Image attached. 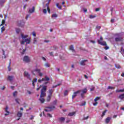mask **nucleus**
<instances>
[{"instance_id": "0eeeda50", "label": "nucleus", "mask_w": 124, "mask_h": 124, "mask_svg": "<svg viewBox=\"0 0 124 124\" xmlns=\"http://www.w3.org/2000/svg\"><path fill=\"white\" fill-rule=\"evenodd\" d=\"M115 41H116V42H122V41H124V39L122 37H117L115 38Z\"/></svg>"}, {"instance_id": "338daca9", "label": "nucleus", "mask_w": 124, "mask_h": 124, "mask_svg": "<svg viewBox=\"0 0 124 124\" xmlns=\"http://www.w3.org/2000/svg\"><path fill=\"white\" fill-rule=\"evenodd\" d=\"M81 97H82V98H84V93H81Z\"/></svg>"}, {"instance_id": "7ed1b4c3", "label": "nucleus", "mask_w": 124, "mask_h": 124, "mask_svg": "<svg viewBox=\"0 0 124 124\" xmlns=\"http://www.w3.org/2000/svg\"><path fill=\"white\" fill-rule=\"evenodd\" d=\"M45 111L46 112H51V111H53L54 109H56V107L52 106L51 107H47L45 108Z\"/></svg>"}, {"instance_id": "423d86ee", "label": "nucleus", "mask_w": 124, "mask_h": 124, "mask_svg": "<svg viewBox=\"0 0 124 124\" xmlns=\"http://www.w3.org/2000/svg\"><path fill=\"white\" fill-rule=\"evenodd\" d=\"M24 75V77H26L27 79H31V75L29 74V72L25 71Z\"/></svg>"}, {"instance_id": "7c9ffc66", "label": "nucleus", "mask_w": 124, "mask_h": 124, "mask_svg": "<svg viewBox=\"0 0 124 124\" xmlns=\"http://www.w3.org/2000/svg\"><path fill=\"white\" fill-rule=\"evenodd\" d=\"M5 31V28H4V26H3L1 28V32H3Z\"/></svg>"}, {"instance_id": "3c124183", "label": "nucleus", "mask_w": 124, "mask_h": 124, "mask_svg": "<svg viewBox=\"0 0 124 124\" xmlns=\"http://www.w3.org/2000/svg\"><path fill=\"white\" fill-rule=\"evenodd\" d=\"M86 105V102H84V103H82L80 106H85Z\"/></svg>"}, {"instance_id": "39448f33", "label": "nucleus", "mask_w": 124, "mask_h": 124, "mask_svg": "<svg viewBox=\"0 0 124 124\" xmlns=\"http://www.w3.org/2000/svg\"><path fill=\"white\" fill-rule=\"evenodd\" d=\"M80 92H81V90H78L77 92H74V94L72 95V99H74L78 95V93H80Z\"/></svg>"}, {"instance_id": "2eb2a0df", "label": "nucleus", "mask_w": 124, "mask_h": 124, "mask_svg": "<svg viewBox=\"0 0 124 124\" xmlns=\"http://www.w3.org/2000/svg\"><path fill=\"white\" fill-rule=\"evenodd\" d=\"M88 62L87 60H82V61L80 62V64L81 65H85V62Z\"/></svg>"}, {"instance_id": "5701e85b", "label": "nucleus", "mask_w": 124, "mask_h": 124, "mask_svg": "<svg viewBox=\"0 0 124 124\" xmlns=\"http://www.w3.org/2000/svg\"><path fill=\"white\" fill-rule=\"evenodd\" d=\"M81 92H82V93H87V92H88V90H87L86 88H85L84 89H83Z\"/></svg>"}, {"instance_id": "4be33fe9", "label": "nucleus", "mask_w": 124, "mask_h": 124, "mask_svg": "<svg viewBox=\"0 0 124 124\" xmlns=\"http://www.w3.org/2000/svg\"><path fill=\"white\" fill-rule=\"evenodd\" d=\"M107 111H108V110L107 109H106L105 111H104L102 112V114L101 115L102 118H103V117H104V116H105V114H106V112H107Z\"/></svg>"}, {"instance_id": "1a4fd4ad", "label": "nucleus", "mask_w": 124, "mask_h": 124, "mask_svg": "<svg viewBox=\"0 0 124 124\" xmlns=\"http://www.w3.org/2000/svg\"><path fill=\"white\" fill-rule=\"evenodd\" d=\"M17 117L19 118L17 119V121H19L20 119L22 117V116H23V113L21 112V111H18L17 114Z\"/></svg>"}, {"instance_id": "0e129e2a", "label": "nucleus", "mask_w": 124, "mask_h": 124, "mask_svg": "<svg viewBox=\"0 0 124 124\" xmlns=\"http://www.w3.org/2000/svg\"><path fill=\"white\" fill-rule=\"evenodd\" d=\"M96 29H98L99 30H100L101 29V27L100 26H96Z\"/></svg>"}, {"instance_id": "37998d69", "label": "nucleus", "mask_w": 124, "mask_h": 124, "mask_svg": "<svg viewBox=\"0 0 124 124\" xmlns=\"http://www.w3.org/2000/svg\"><path fill=\"white\" fill-rule=\"evenodd\" d=\"M1 24H2V25H4V24H5V20L4 19H3L2 20Z\"/></svg>"}, {"instance_id": "6ab92c4d", "label": "nucleus", "mask_w": 124, "mask_h": 124, "mask_svg": "<svg viewBox=\"0 0 124 124\" xmlns=\"http://www.w3.org/2000/svg\"><path fill=\"white\" fill-rule=\"evenodd\" d=\"M46 6H47V11H48V13H49V14H50L51 13V9L49 7V5H48V4H46Z\"/></svg>"}, {"instance_id": "c03bdc74", "label": "nucleus", "mask_w": 124, "mask_h": 124, "mask_svg": "<svg viewBox=\"0 0 124 124\" xmlns=\"http://www.w3.org/2000/svg\"><path fill=\"white\" fill-rule=\"evenodd\" d=\"M124 92V90H116V93H120V92Z\"/></svg>"}, {"instance_id": "a19ab883", "label": "nucleus", "mask_w": 124, "mask_h": 124, "mask_svg": "<svg viewBox=\"0 0 124 124\" xmlns=\"http://www.w3.org/2000/svg\"><path fill=\"white\" fill-rule=\"evenodd\" d=\"M110 11H111V15H113V11H114V8H112L110 9Z\"/></svg>"}, {"instance_id": "4d7b16f0", "label": "nucleus", "mask_w": 124, "mask_h": 124, "mask_svg": "<svg viewBox=\"0 0 124 124\" xmlns=\"http://www.w3.org/2000/svg\"><path fill=\"white\" fill-rule=\"evenodd\" d=\"M89 119V116H87L86 117H84L83 119V120H88Z\"/></svg>"}, {"instance_id": "c85d7f7f", "label": "nucleus", "mask_w": 124, "mask_h": 124, "mask_svg": "<svg viewBox=\"0 0 124 124\" xmlns=\"http://www.w3.org/2000/svg\"><path fill=\"white\" fill-rule=\"evenodd\" d=\"M17 93H18V92H17V91H15L13 93V96H14V97H16V96L17 95Z\"/></svg>"}, {"instance_id": "79ce46f5", "label": "nucleus", "mask_w": 124, "mask_h": 124, "mask_svg": "<svg viewBox=\"0 0 124 124\" xmlns=\"http://www.w3.org/2000/svg\"><path fill=\"white\" fill-rule=\"evenodd\" d=\"M52 17H54V18H57V17H58V15H57L56 14H53V15H52Z\"/></svg>"}, {"instance_id": "f03ea898", "label": "nucleus", "mask_w": 124, "mask_h": 124, "mask_svg": "<svg viewBox=\"0 0 124 124\" xmlns=\"http://www.w3.org/2000/svg\"><path fill=\"white\" fill-rule=\"evenodd\" d=\"M103 38L102 36L100 37V39L97 40L98 44H100V45H102V46H107V43L105 41H103Z\"/></svg>"}, {"instance_id": "6e6d98bb", "label": "nucleus", "mask_w": 124, "mask_h": 124, "mask_svg": "<svg viewBox=\"0 0 124 124\" xmlns=\"http://www.w3.org/2000/svg\"><path fill=\"white\" fill-rule=\"evenodd\" d=\"M32 34L33 36H36V34L34 32H33Z\"/></svg>"}, {"instance_id": "49530a36", "label": "nucleus", "mask_w": 124, "mask_h": 124, "mask_svg": "<svg viewBox=\"0 0 124 124\" xmlns=\"http://www.w3.org/2000/svg\"><path fill=\"white\" fill-rule=\"evenodd\" d=\"M53 104H54V105H56V104H57V100H55L53 101Z\"/></svg>"}, {"instance_id": "9b49d317", "label": "nucleus", "mask_w": 124, "mask_h": 124, "mask_svg": "<svg viewBox=\"0 0 124 124\" xmlns=\"http://www.w3.org/2000/svg\"><path fill=\"white\" fill-rule=\"evenodd\" d=\"M5 112H6V113L5 114V116H8V115H9V113H10L9 111H8V106H6V108H5Z\"/></svg>"}, {"instance_id": "2f4dec72", "label": "nucleus", "mask_w": 124, "mask_h": 124, "mask_svg": "<svg viewBox=\"0 0 124 124\" xmlns=\"http://www.w3.org/2000/svg\"><path fill=\"white\" fill-rule=\"evenodd\" d=\"M44 66H45L46 67H50V64H49V63H48V62L44 64Z\"/></svg>"}, {"instance_id": "09e8293b", "label": "nucleus", "mask_w": 124, "mask_h": 124, "mask_svg": "<svg viewBox=\"0 0 124 124\" xmlns=\"http://www.w3.org/2000/svg\"><path fill=\"white\" fill-rule=\"evenodd\" d=\"M36 42H37V41L35 39H34L33 42V44H35Z\"/></svg>"}, {"instance_id": "a211bd4d", "label": "nucleus", "mask_w": 124, "mask_h": 124, "mask_svg": "<svg viewBox=\"0 0 124 124\" xmlns=\"http://www.w3.org/2000/svg\"><path fill=\"white\" fill-rule=\"evenodd\" d=\"M7 80H9L10 82H11V81L13 80V76H9L7 78Z\"/></svg>"}, {"instance_id": "e2e57ef3", "label": "nucleus", "mask_w": 124, "mask_h": 124, "mask_svg": "<svg viewBox=\"0 0 124 124\" xmlns=\"http://www.w3.org/2000/svg\"><path fill=\"white\" fill-rule=\"evenodd\" d=\"M29 16H30L29 15H27L25 18L26 20H28V18H29Z\"/></svg>"}, {"instance_id": "b1692460", "label": "nucleus", "mask_w": 124, "mask_h": 124, "mask_svg": "<svg viewBox=\"0 0 124 124\" xmlns=\"http://www.w3.org/2000/svg\"><path fill=\"white\" fill-rule=\"evenodd\" d=\"M119 98L120 99H124V93L122 94L119 96Z\"/></svg>"}, {"instance_id": "8fccbe9b", "label": "nucleus", "mask_w": 124, "mask_h": 124, "mask_svg": "<svg viewBox=\"0 0 124 124\" xmlns=\"http://www.w3.org/2000/svg\"><path fill=\"white\" fill-rule=\"evenodd\" d=\"M84 77L85 78V79H89V77H88V76H87V75H84Z\"/></svg>"}, {"instance_id": "412c9836", "label": "nucleus", "mask_w": 124, "mask_h": 124, "mask_svg": "<svg viewBox=\"0 0 124 124\" xmlns=\"http://www.w3.org/2000/svg\"><path fill=\"white\" fill-rule=\"evenodd\" d=\"M69 49L71 50V51H73L74 52H75V50H74V46L73 45H72L70 47Z\"/></svg>"}, {"instance_id": "4c0bfd02", "label": "nucleus", "mask_w": 124, "mask_h": 124, "mask_svg": "<svg viewBox=\"0 0 124 124\" xmlns=\"http://www.w3.org/2000/svg\"><path fill=\"white\" fill-rule=\"evenodd\" d=\"M2 51L3 52V55L4 56V59H6V56H5V53L4 50L2 49Z\"/></svg>"}, {"instance_id": "393cba45", "label": "nucleus", "mask_w": 124, "mask_h": 124, "mask_svg": "<svg viewBox=\"0 0 124 124\" xmlns=\"http://www.w3.org/2000/svg\"><path fill=\"white\" fill-rule=\"evenodd\" d=\"M51 97H52V96L48 95L47 98V102H49L50 100H51Z\"/></svg>"}, {"instance_id": "e433bc0d", "label": "nucleus", "mask_w": 124, "mask_h": 124, "mask_svg": "<svg viewBox=\"0 0 124 124\" xmlns=\"http://www.w3.org/2000/svg\"><path fill=\"white\" fill-rule=\"evenodd\" d=\"M32 82L33 83H36L37 82V78H34Z\"/></svg>"}, {"instance_id": "13d9d810", "label": "nucleus", "mask_w": 124, "mask_h": 124, "mask_svg": "<svg viewBox=\"0 0 124 124\" xmlns=\"http://www.w3.org/2000/svg\"><path fill=\"white\" fill-rule=\"evenodd\" d=\"M58 86H61V84H58L56 85L55 86H53V88H56V87H58Z\"/></svg>"}, {"instance_id": "cd10ccee", "label": "nucleus", "mask_w": 124, "mask_h": 124, "mask_svg": "<svg viewBox=\"0 0 124 124\" xmlns=\"http://www.w3.org/2000/svg\"><path fill=\"white\" fill-rule=\"evenodd\" d=\"M100 99V97H96L94 99V101L95 102H97V100H99Z\"/></svg>"}, {"instance_id": "bb28decb", "label": "nucleus", "mask_w": 124, "mask_h": 124, "mask_svg": "<svg viewBox=\"0 0 124 124\" xmlns=\"http://www.w3.org/2000/svg\"><path fill=\"white\" fill-rule=\"evenodd\" d=\"M115 66L116 68H118V69H120V68H121V66L119 64H115Z\"/></svg>"}, {"instance_id": "a18cd8bd", "label": "nucleus", "mask_w": 124, "mask_h": 124, "mask_svg": "<svg viewBox=\"0 0 124 124\" xmlns=\"http://www.w3.org/2000/svg\"><path fill=\"white\" fill-rule=\"evenodd\" d=\"M97 104H98V102H95V103H93V105L94 106H96V105H97Z\"/></svg>"}, {"instance_id": "a878e982", "label": "nucleus", "mask_w": 124, "mask_h": 124, "mask_svg": "<svg viewBox=\"0 0 124 124\" xmlns=\"http://www.w3.org/2000/svg\"><path fill=\"white\" fill-rule=\"evenodd\" d=\"M75 115V112H70L68 114V116H70V117H72V116H74Z\"/></svg>"}, {"instance_id": "aec40b11", "label": "nucleus", "mask_w": 124, "mask_h": 124, "mask_svg": "<svg viewBox=\"0 0 124 124\" xmlns=\"http://www.w3.org/2000/svg\"><path fill=\"white\" fill-rule=\"evenodd\" d=\"M48 92L49 93L48 95H50L51 96H52V94H53V93H54V91L52 90V89H50Z\"/></svg>"}, {"instance_id": "603ef678", "label": "nucleus", "mask_w": 124, "mask_h": 124, "mask_svg": "<svg viewBox=\"0 0 124 124\" xmlns=\"http://www.w3.org/2000/svg\"><path fill=\"white\" fill-rule=\"evenodd\" d=\"M91 92H93V91H94V87H92L90 89Z\"/></svg>"}, {"instance_id": "6e6552de", "label": "nucleus", "mask_w": 124, "mask_h": 124, "mask_svg": "<svg viewBox=\"0 0 124 124\" xmlns=\"http://www.w3.org/2000/svg\"><path fill=\"white\" fill-rule=\"evenodd\" d=\"M23 62H30L31 61L30 60V58L28 56H25L23 59Z\"/></svg>"}, {"instance_id": "864d4df0", "label": "nucleus", "mask_w": 124, "mask_h": 124, "mask_svg": "<svg viewBox=\"0 0 124 124\" xmlns=\"http://www.w3.org/2000/svg\"><path fill=\"white\" fill-rule=\"evenodd\" d=\"M49 55H50V56H52L53 57H54V54H53V52H49Z\"/></svg>"}, {"instance_id": "f257e3e1", "label": "nucleus", "mask_w": 124, "mask_h": 124, "mask_svg": "<svg viewBox=\"0 0 124 124\" xmlns=\"http://www.w3.org/2000/svg\"><path fill=\"white\" fill-rule=\"evenodd\" d=\"M46 91H47V86H43L41 90L40 98L39 99L41 103H44L45 99L43 97L46 96Z\"/></svg>"}, {"instance_id": "ddd939ff", "label": "nucleus", "mask_w": 124, "mask_h": 124, "mask_svg": "<svg viewBox=\"0 0 124 124\" xmlns=\"http://www.w3.org/2000/svg\"><path fill=\"white\" fill-rule=\"evenodd\" d=\"M44 79V82H48V81H50V78L48 77L47 76H45Z\"/></svg>"}, {"instance_id": "72a5a7b5", "label": "nucleus", "mask_w": 124, "mask_h": 124, "mask_svg": "<svg viewBox=\"0 0 124 124\" xmlns=\"http://www.w3.org/2000/svg\"><path fill=\"white\" fill-rule=\"evenodd\" d=\"M108 90H115V87H111V86H108Z\"/></svg>"}, {"instance_id": "de8ad7c7", "label": "nucleus", "mask_w": 124, "mask_h": 124, "mask_svg": "<svg viewBox=\"0 0 124 124\" xmlns=\"http://www.w3.org/2000/svg\"><path fill=\"white\" fill-rule=\"evenodd\" d=\"M106 46V47H105L104 49H105L106 50H108V49H109V46Z\"/></svg>"}, {"instance_id": "c756f323", "label": "nucleus", "mask_w": 124, "mask_h": 124, "mask_svg": "<svg viewBox=\"0 0 124 124\" xmlns=\"http://www.w3.org/2000/svg\"><path fill=\"white\" fill-rule=\"evenodd\" d=\"M16 33H19L20 31H21V30H20V29H19V28H16Z\"/></svg>"}, {"instance_id": "473e14b6", "label": "nucleus", "mask_w": 124, "mask_h": 124, "mask_svg": "<svg viewBox=\"0 0 124 124\" xmlns=\"http://www.w3.org/2000/svg\"><path fill=\"white\" fill-rule=\"evenodd\" d=\"M67 94H68V91L67 90H65V92H64V96L67 95Z\"/></svg>"}, {"instance_id": "5fc2aeb1", "label": "nucleus", "mask_w": 124, "mask_h": 124, "mask_svg": "<svg viewBox=\"0 0 124 124\" xmlns=\"http://www.w3.org/2000/svg\"><path fill=\"white\" fill-rule=\"evenodd\" d=\"M100 10V9L99 8H96L95 11L96 12H97V11H99Z\"/></svg>"}, {"instance_id": "dca6fc26", "label": "nucleus", "mask_w": 124, "mask_h": 124, "mask_svg": "<svg viewBox=\"0 0 124 124\" xmlns=\"http://www.w3.org/2000/svg\"><path fill=\"white\" fill-rule=\"evenodd\" d=\"M34 10H35L34 7H32V9H29V13H31V14L33 13V12H34Z\"/></svg>"}, {"instance_id": "20e7f679", "label": "nucleus", "mask_w": 124, "mask_h": 124, "mask_svg": "<svg viewBox=\"0 0 124 124\" xmlns=\"http://www.w3.org/2000/svg\"><path fill=\"white\" fill-rule=\"evenodd\" d=\"M31 40V38L25 39L24 41H21V45H24L25 43H26V44H30Z\"/></svg>"}, {"instance_id": "f3484780", "label": "nucleus", "mask_w": 124, "mask_h": 124, "mask_svg": "<svg viewBox=\"0 0 124 124\" xmlns=\"http://www.w3.org/2000/svg\"><path fill=\"white\" fill-rule=\"evenodd\" d=\"M111 119H112V118L111 117H109L107 118L106 119V124H108L109 122H110V121H111Z\"/></svg>"}, {"instance_id": "f704fd0d", "label": "nucleus", "mask_w": 124, "mask_h": 124, "mask_svg": "<svg viewBox=\"0 0 124 124\" xmlns=\"http://www.w3.org/2000/svg\"><path fill=\"white\" fill-rule=\"evenodd\" d=\"M95 16L90 15L89 18H90V19H93V18H95Z\"/></svg>"}, {"instance_id": "69168bd1", "label": "nucleus", "mask_w": 124, "mask_h": 124, "mask_svg": "<svg viewBox=\"0 0 124 124\" xmlns=\"http://www.w3.org/2000/svg\"><path fill=\"white\" fill-rule=\"evenodd\" d=\"M110 22L111 23H114V22H115V20L114 19H111V20H110Z\"/></svg>"}, {"instance_id": "ea45409f", "label": "nucleus", "mask_w": 124, "mask_h": 124, "mask_svg": "<svg viewBox=\"0 0 124 124\" xmlns=\"http://www.w3.org/2000/svg\"><path fill=\"white\" fill-rule=\"evenodd\" d=\"M39 76H40V77H42V76H43V74H42V73L40 72L39 73Z\"/></svg>"}, {"instance_id": "58836bf2", "label": "nucleus", "mask_w": 124, "mask_h": 124, "mask_svg": "<svg viewBox=\"0 0 124 124\" xmlns=\"http://www.w3.org/2000/svg\"><path fill=\"white\" fill-rule=\"evenodd\" d=\"M20 100V99L17 98V99H16V103H17L18 104H20V103L19 102V101Z\"/></svg>"}, {"instance_id": "774afa93", "label": "nucleus", "mask_w": 124, "mask_h": 124, "mask_svg": "<svg viewBox=\"0 0 124 124\" xmlns=\"http://www.w3.org/2000/svg\"><path fill=\"white\" fill-rule=\"evenodd\" d=\"M45 42H46V43H48V42H50V41H49L48 40H45Z\"/></svg>"}, {"instance_id": "680f3d73", "label": "nucleus", "mask_w": 124, "mask_h": 124, "mask_svg": "<svg viewBox=\"0 0 124 124\" xmlns=\"http://www.w3.org/2000/svg\"><path fill=\"white\" fill-rule=\"evenodd\" d=\"M25 52H26V49H23V52H22V54L24 55V54H25Z\"/></svg>"}, {"instance_id": "bf43d9fd", "label": "nucleus", "mask_w": 124, "mask_h": 124, "mask_svg": "<svg viewBox=\"0 0 124 124\" xmlns=\"http://www.w3.org/2000/svg\"><path fill=\"white\" fill-rule=\"evenodd\" d=\"M8 69L9 71H11V68L9 66H8Z\"/></svg>"}, {"instance_id": "f8f14e48", "label": "nucleus", "mask_w": 124, "mask_h": 124, "mask_svg": "<svg viewBox=\"0 0 124 124\" xmlns=\"http://www.w3.org/2000/svg\"><path fill=\"white\" fill-rule=\"evenodd\" d=\"M58 120L61 123H63L65 121V118L64 117H60L58 118Z\"/></svg>"}, {"instance_id": "9d476101", "label": "nucleus", "mask_w": 124, "mask_h": 124, "mask_svg": "<svg viewBox=\"0 0 124 124\" xmlns=\"http://www.w3.org/2000/svg\"><path fill=\"white\" fill-rule=\"evenodd\" d=\"M40 71H41V70H40V69H35L34 70L31 71V73H32V74H33V75H35V74H34V72H38V73H39L40 72Z\"/></svg>"}, {"instance_id": "4468645a", "label": "nucleus", "mask_w": 124, "mask_h": 124, "mask_svg": "<svg viewBox=\"0 0 124 124\" xmlns=\"http://www.w3.org/2000/svg\"><path fill=\"white\" fill-rule=\"evenodd\" d=\"M21 37L22 39H26L27 37H29V35H24V34H21Z\"/></svg>"}, {"instance_id": "052dcab7", "label": "nucleus", "mask_w": 124, "mask_h": 124, "mask_svg": "<svg viewBox=\"0 0 124 124\" xmlns=\"http://www.w3.org/2000/svg\"><path fill=\"white\" fill-rule=\"evenodd\" d=\"M60 59L61 60H62V61H64V57H60Z\"/></svg>"}, {"instance_id": "c9c22d12", "label": "nucleus", "mask_w": 124, "mask_h": 124, "mask_svg": "<svg viewBox=\"0 0 124 124\" xmlns=\"http://www.w3.org/2000/svg\"><path fill=\"white\" fill-rule=\"evenodd\" d=\"M43 12L45 14H46V13H47V10L46 9H43Z\"/></svg>"}]
</instances>
